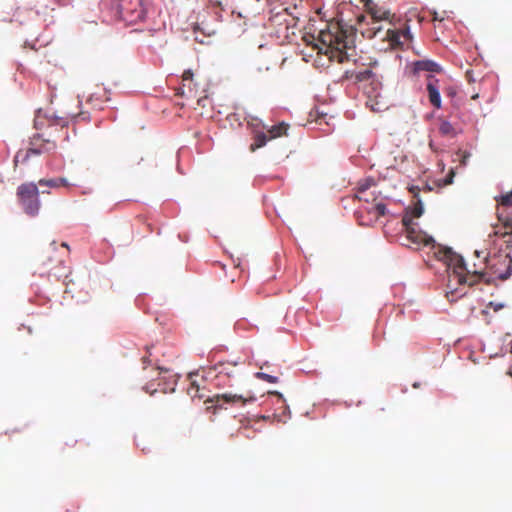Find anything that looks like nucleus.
Returning a JSON list of instances; mask_svg holds the SVG:
<instances>
[{
  "mask_svg": "<svg viewBox=\"0 0 512 512\" xmlns=\"http://www.w3.org/2000/svg\"><path fill=\"white\" fill-rule=\"evenodd\" d=\"M444 260L448 273L446 297L455 302L467 294V289L481 281L489 258H438Z\"/></svg>",
  "mask_w": 512,
  "mask_h": 512,
  "instance_id": "obj_1",
  "label": "nucleus"
},
{
  "mask_svg": "<svg viewBox=\"0 0 512 512\" xmlns=\"http://www.w3.org/2000/svg\"><path fill=\"white\" fill-rule=\"evenodd\" d=\"M319 53L328 55L330 59L337 60L339 63L349 59L347 50L350 49L346 33L336 27V31L322 30L317 42L313 45Z\"/></svg>",
  "mask_w": 512,
  "mask_h": 512,
  "instance_id": "obj_2",
  "label": "nucleus"
},
{
  "mask_svg": "<svg viewBox=\"0 0 512 512\" xmlns=\"http://www.w3.org/2000/svg\"><path fill=\"white\" fill-rule=\"evenodd\" d=\"M268 21L264 24V28L270 36L287 37L290 28H294L298 19L288 12V8L279 5L270 10Z\"/></svg>",
  "mask_w": 512,
  "mask_h": 512,
  "instance_id": "obj_3",
  "label": "nucleus"
},
{
  "mask_svg": "<svg viewBox=\"0 0 512 512\" xmlns=\"http://www.w3.org/2000/svg\"><path fill=\"white\" fill-rule=\"evenodd\" d=\"M423 214V205L422 202L418 199L417 202L413 205V207L408 208L406 213L402 218V224L405 227V231L407 233V241L411 244H416L417 246L424 245L435 246V241L431 236L423 234L421 232L416 231L413 226V219L419 218Z\"/></svg>",
  "mask_w": 512,
  "mask_h": 512,
  "instance_id": "obj_4",
  "label": "nucleus"
},
{
  "mask_svg": "<svg viewBox=\"0 0 512 512\" xmlns=\"http://www.w3.org/2000/svg\"><path fill=\"white\" fill-rule=\"evenodd\" d=\"M51 136L52 132L43 133V134H35L31 138V147L27 150H19L13 159L14 168L18 166L19 163H26L31 156H37L41 153H49L56 149V143L54 140L49 138H45L44 136Z\"/></svg>",
  "mask_w": 512,
  "mask_h": 512,
  "instance_id": "obj_5",
  "label": "nucleus"
},
{
  "mask_svg": "<svg viewBox=\"0 0 512 512\" xmlns=\"http://www.w3.org/2000/svg\"><path fill=\"white\" fill-rule=\"evenodd\" d=\"M17 198L23 210L30 216H36L40 210L39 190L35 183H23L17 188Z\"/></svg>",
  "mask_w": 512,
  "mask_h": 512,
  "instance_id": "obj_6",
  "label": "nucleus"
},
{
  "mask_svg": "<svg viewBox=\"0 0 512 512\" xmlns=\"http://www.w3.org/2000/svg\"><path fill=\"white\" fill-rule=\"evenodd\" d=\"M387 40L391 48L402 47L405 43H408L412 39L409 27L406 26L403 29H392L387 28L382 38Z\"/></svg>",
  "mask_w": 512,
  "mask_h": 512,
  "instance_id": "obj_7",
  "label": "nucleus"
},
{
  "mask_svg": "<svg viewBox=\"0 0 512 512\" xmlns=\"http://www.w3.org/2000/svg\"><path fill=\"white\" fill-rule=\"evenodd\" d=\"M262 128H263V130H266L267 132L266 133L265 132H261V133L258 132V137H257L258 148L266 145V143L269 140L281 137L283 135H287V131H288L289 125L286 124L285 122H281L278 125H274V126H272L270 128L263 124Z\"/></svg>",
  "mask_w": 512,
  "mask_h": 512,
  "instance_id": "obj_8",
  "label": "nucleus"
},
{
  "mask_svg": "<svg viewBox=\"0 0 512 512\" xmlns=\"http://www.w3.org/2000/svg\"><path fill=\"white\" fill-rule=\"evenodd\" d=\"M120 8L124 16L130 18L131 21L142 18V0H123Z\"/></svg>",
  "mask_w": 512,
  "mask_h": 512,
  "instance_id": "obj_9",
  "label": "nucleus"
},
{
  "mask_svg": "<svg viewBox=\"0 0 512 512\" xmlns=\"http://www.w3.org/2000/svg\"><path fill=\"white\" fill-rule=\"evenodd\" d=\"M213 266L222 269L224 275L233 282L240 267V258H223L222 261H214Z\"/></svg>",
  "mask_w": 512,
  "mask_h": 512,
  "instance_id": "obj_10",
  "label": "nucleus"
},
{
  "mask_svg": "<svg viewBox=\"0 0 512 512\" xmlns=\"http://www.w3.org/2000/svg\"><path fill=\"white\" fill-rule=\"evenodd\" d=\"M439 81L433 76L427 77L426 89L430 103L437 109L441 107V96L439 92Z\"/></svg>",
  "mask_w": 512,
  "mask_h": 512,
  "instance_id": "obj_11",
  "label": "nucleus"
},
{
  "mask_svg": "<svg viewBox=\"0 0 512 512\" xmlns=\"http://www.w3.org/2000/svg\"><path fill=\"white\" fill-rule=\"evenodd\" d=\"M215 370L217 371L216 379H217V385H220L222 382V379L224 377L231 378L234 377L237 372V364L230 363V362H220L217 365H215Z\"/></svg>",
  "mask_w": 512,
  "mask_h": 512,
  "instance_id": "obj_12",
  "label": "nucleus"
},
{
  "mask_svg": "<svg viewBox=\"0 0 512 512\" xmlns=\"http://www.w3.org/2000/svg\"><path fill=\"white\" fill-rule=\"evenodd\" d=\"M368 13L370 14L372 20H385L389 21L391 17V12L384 8L383 6H379L374 3L372 0H367L365 3Z\"/></svg>",
  "mask_w": 512,
  "mask_h": 512,
  "instance_id": "obj_13",
  "label": "nucleus"
},
{
  "mask_svg": "<svg viewBox=\"0 0 512 512\" xmlns=\"http://www.w3.org/2000/svg\"><path fill=\"white\" fill-rule=\"evenodd\" d=\"M109 100L108 92L106 90H101L99 92L92 93L88 98V103H90L93 108L102 110L104 109V104Z\"/></svg>",
  "mask_w": 512,
  "mask_h": 512,
  "instance_id": "obj_14",
  "label": "nucleus"
},
{
  "mask_svg": "<svg viewBox=\"0 0 512 512\" xmlns=\"http://www.w3.org/2000/svg\"><path fill=\"white\" fill-rule=\"evenodd\" d=\"M268 396L275 398V403L278 406L275 411H277V410L282 411L281 413H277V412L273 413L272 417L274 419H277V421H282L286 410H288V406L286 405L282 394H280L279 392H276V391H270V392H268Z\"/></svg>",
  "mask_w": 512,
  "mask_h": 512,
  "instance_id": "obj_15",
  "label": "nucleus"
},
{
  "mask_svg": "<svg viewBox=\"0 0 512 512\" xmlns=\"http://www.w3.org/2000/svg\"><path fill=\"white\" fill-rule=\"evenodd\" d=\"M414 71L440 72L441 67L436 62L425 59L414 62Z\"/></svg>",
  "mask_w": 512,
  "mask_h": 512,
  "instance_id": "obj_16",
  "label": "nucleus"
},
{
  "mask_svg": "<svg viewBox=\"0 0 512 512\" xmlns=\"http://www.w3.org/2000/svg\"><path fill=\"white\" fill-rule=\"evenodd\" d=\"M280 57L277 53H275L271 59H267L266 55L263 53L258 54V61H260V66L258 67V70H262L264 67L265 70H269L271 67H276L279 63Z\"/></svg>",
  "mask_w": 512,
  "mask_h": 512,
  "instance_id": "obj_17",
  "label": "nucleus"
},
{
  "mask_svg": "<svg viewBox=\"0 0 512 512\" xmlns=\"http://www.w3.org/2000/svg\"><path fill=\"white\" fill-rule=\"evenodd\" d=\"M364 210L371 214L372 217L377 220L381 216H384L386 213V206L383 203L371 204L369 206L364 207Z\"/></svg>",
  "mask_w": 512,
  "mask_h": 512,
  "instance_id": "obj_18",
  "label": "nucleus"
},
{
  "mask_svg": "<svg viewBox=\"0 0 512 512\" xmlns=\"http://www.w3.org/2000/svg\"><path fill=\"white\" fill-rule=\"evenodd\" d=\"M503 229L504 231H496L495 234H501L503 238H506L504 242L506 243L507 247L512 246V221L510 219H505L503 221Z\"/></svg>",
  "mask_w": 512,
  "mask_h": 512,
  "instance_id": "obj_19",
  "label": "nucleus"
},
{
  "mask_svg": "<svg viewBox=\"0 0 512 512\" xmlns=\"http://www.w3.org/2000/svg\"><path fill=\"white\" fill-rule=\"evenodd\" d=\"M344 77L346 79H349V78H354L356 82H362V81H366V80H369L373 77V73L370 69H365L363 71H359V72H346Z\"/></svg>",
  "mask_w": 512,
  "mask_h": 512,
  "instance_id": "obj_20",
  "label": "nucleus"
},
{
  "mask_svg": "<svg viewBox=\"0 0 512 512\" xmlns=\"http://www.w3.org/2000/svg\"><path fill=\"white\" fill-rule=\"evenodd\" d=\"M48 122V129L52 130L53 128L60 127L61 129L67 128L69 124V118L68 117H51L47 119Z\"/></svg>",
  "mask_w": 512,
  "mask_h": 512,
  "instance_id": "obj_21",
  "label": "nucleus"
},
{
  "mask_svg": "<svg viewBox=\"0 0 512 512\" xmlns=\"http://www.w3.org/2000/svg\"><path fill=\"white\" fill-rule=\"evenodd\" d=\"M253 398L249 397V399H244L241 395H231V394H222L216 396V405L220 406V402H235L242 401L243 403L246 401H252Z\"/></svg>",
  "mask_w": 512,
  "mask_h": 512,
  "instance_id": "obj_22",
  "label": "nucleus"
},
{
  "mask_svg": "<svg viewBox=\"0 0 512 512\" xmlns=\"http://www.w3.org/2000/svg\"><path fill=\"white\" fill-rule=\"evenodd\" d=\"M439 132L443 136L454 137L457 134L455 127L447 120H442L439 125Z\"/></svg>",
  "mask_w": 512,
  "mask_h": 512,
  "instance_id": "obj_23",
  "label": "nucleus"
},
{
  "mask_svg": "<svg viewBox=\"0 0 512 512\" xmlns=\"http://www.w3.org/2000/svg\"><path fill=\"white\" fill-rule=\"evenodd\" d=\"M39 184L47 185L49 187H60V186L66 187L69 185L67 179H65V178H57V179H50V180L41 179L39 181Z\"/></svg>",
  "mask_w": 512,
  "mask_h": 512,
  "instance_id": "obj_24",
  "label": "nucleus"
},
{
  "mask_svg": "<svg viewBox=\"0 0 512 512\" xmlns=\"http://www.w3.org/2000/svg\"><path fill=\"white\" fill-rule=\"evenodd\" d=\"M50 246L52 247V252H57L60 254H69L71 252L70 247L65 242L57 245V243L53 241L51 242Z\"/></svg>",
  "mask_w": 512,
  "mask_h": 512,
  "instance_id": "obj_25",
  "label": "nucleus"
},
{
  "mask_svg": "<svg viewBox=\"0 0 512 512\" xmlns=\"http://www.w3.org/2000/svg\"><path fill=\"white\" fill-rule=\"evenodd\" d=\"M183 87H188L189 91L192 92L191 84L193 82V73L191 70L184 71L182 75Z\"/></svg>",
  "mask_w": 512,
  "mask_h": 512,
  "instance_id": "obj_26",
  "label": "nucleus"
},
{
  "mask_svg": "<svg viewBox=\"0 0 512 512\" xmlns=\"http://www.w3.org/2000/svg\"><path fill=\"white\" fill-rule=\"evenodd\" d=\"M381 21L382 20H372V22H371L372 35H370L369 37H377L379 34H381V32L383 30Z\"/></svg>",
  "mask_w": 512,
  "mask_h": 512,
  "instance_id": "obj_27",
  "label": "nucleus"
},
{
  "mask_svg": "<svg viewBox=\"0 0 512 512\" xmlns=\"http://www.w3.org/2000/svg\"><path fill=\"white\" fill-rule=\"evenodd\" d=\"M372 183H373V181L370 180V181H366L364 184L359 185V187L357 189V193H356V198L358 200H361L363 198L362 195L367 192V190L370 188Z\"/></svg>",
  "mask_w": 512,
  "mask_h": 512,
  "instance_id": "obj_28",
  "label": "nucleus"
},
{
  "mask_svg": "<svg viewBox=\"0 0 512 512\" xmlns=\"http://www.w3.org/2000/svg\"><path fill=\"white\" fill-rule=\"evenodd\" d=\"M511 263H512V258H504V265L507 267L505 272L504 273H501L499 275V278L502 279V280H505L507 278L510 277L511 275Z\"/></svg>",
  "mask_w": 512,
  "mask_h": 512,
  "instance_id": "obj_29",
  "label": "nucleus"
},
{
  "mask_svg": "<svg viewBox=\"0 0 512 512\" xmlns=\"http://www.w3.org/2000/svg\"><path fill=\"white\" fill-rule=\"evenodd\" d=\"M504 307H505V304H503V303L490 301L487 304L486 309L483 310L482 313L483 314H488V311H487L488 308H491L494 312H498L501 309H503Z\"/></svg>",
  "mask_w": 512,
  "mask_h": 512,
  "instance_id": "obj_30",
  "label": "nucleus"
},
{
  "mask_svg": "<svg viewBox=\"0 0 512 512\" xmlns=\"http://www.w3.org/2000/svg\"><path fill=\"white\" fill-rule=\"evenodd\" d=\"M258 379H262L264 381H267L268 383H276L278 382V377L267 374L262 371H258Z\"/></svg>",
  "mask_w": 512,
  "mask_h": 512,
  "instance_id": "obj_31",
  "label": "nucleus"
},
{
  "mask_svg": "<svg viewBox=\"0 0 512 512\" xmlns=\"http://www.w3.org/2000/svg\"><path fill=\"white\" fill-rule=\"evenodd\" d=\"M437 247H438V253H441L444 256H459L458 254L454 253L452 251V249L448 246L438 244Z\"/></svg>",
  "mask_w": 512,
  "mask_h": 512,
  "instance_id": "obj_32",
  "label": "nucleus"
},
{
  "mask_svg": "<svg viewBox=\"0 0 512 512\" xmlns=\"http://www.w3.org/2000/svg\"><path fill=\"white\" fill-rule=\"evenodd\" d=\"M500 204L506 207H512V192L503 195L500 199Z\"/></svg>",
  "mask_w": 512,
  "mask_h": 512,
  "instance_id": "obj_33",
  "label": "nucleus"
},
{
  "mask_svg": "<svg viewBox=\"0 0 512 512\" xmlns=\"http://www.w3.org/2000/svg\"><path fill=\"white\" fill-rule=\"evenodd\" d=\"M251 129V136L253 139V142L250 144V151L254 152L256 150V129L253 125L250 126Z\"/></svg>",
  "mask_w": 512,
  "mask_h": 512,
  "instance_id": "obj_34",
  "label": "nucleus"
},
{
  "mask_svg": "<svg viewBox=\"0 0 512 512\" xmlns=\"http://www.w3.org/2000/svg\"><path fill=\"white\" fill-rule=\"evenodd\" d=\"M454 176H455V172L453 169H451L449 171V173L447 174V176L444 178L443 185L446 186V185L452 184Z\"/></svg>",
  "mask_w": 512,
  "mask_h": 512,
  "instance_id": "obj_35",
  "label": "nucleus"
},
{
  "mask_svg": "<svg viewBox=\"0 0 512 512\" xmlns=\"http://www.w3.org/2000/svg\"><path fill=\"white\" fill-rule=\"evenodd\" d=\"M44 119H42L40 116H37L34 120V127L38 130H40L43 127Z\"/></svg>",
  "mask_w": 512,
  "mask_h": 512,
  "instance_id": "obj_36",
  "label": "nucleus"
},
{
  "mask_svg": "<svg viewBox=\"0 0 512 512\" xmlns=\"http://www.w3.org/2000/svg\"><path fill=\"white\" fill-rule=\"evenodd\" d=\"M71 118L72 119H79V118H81L83 120H87L88 121L89 120V115L87 113H85V112H80L77 115H73Z\"/></svg>",
  "mask_w": 512,
  "mask_h": 512,
  "instance_id": "obj_37",
  "label": "nucleus"
},
{
  "mask_svg": "<svg viewBox=\"0 0 512 512\" xmlns=\"http://www.w3.org/2000/svg\"><path fill=\"white\" fill-rule=\"evenodd\" d=\"M469 157H470L469 153H466V152L462 153L461 154L460 164L465 166L467 164V161H468Z\"/></svg>",
  "mask_w": 512,
  "mask_h": 512,
  "instance_id": "obj_38",
  "label": "nucleus"
},
{
  "mask_svg": "<svg viewBox=\"0 0 512 512\" xmlns=\"http://www.w3.org/2000/svg\"><path fill=\"white\" fill-rule=\"evenodd\" d=\"M410 192L414 195V197H418V193L420 191L419 187L417 186H412L410 187Z\"/></svg>",
  "mask_w": 512,
  "mask_h": 512,
  "instance_id": "obj_39",
  "label": "nucleus"
},
{
  "mask_svg": "<svg viewBox=\"0 0 512 512\" xmlns=\"http://www.w3.org/2000/svg\"><path fill=\"white\" fill-rule=\"evenodd\" d=\"M362 196H363V198L360 201H364L365 204H367V206H369L370 204H369V197L367 195V192L365 194H363Z\"/></svg>",
  "mask_w": 512,
  "mask_h": 512,
  "instance_id": "obj_40",
  "label": "nucleus"
},
{
  "mask_svg": "<svg viewBox=\"0 0 512 512\" xmlns=\"http://www.w3.org/2000/svg\"><path fill=\"white\" fill-rule=\"evenodd\" d=\"M271 416L270 415H261V416H258V420L262 419V420H268L270 419Z\"/></svg>",
  "mask_w": 512,
  "mask_h": 512,
  "instance_id": "obj_41",
  "label": "nucleus"
},
{
  "mask_svg": "<svg viewBox=\"0 0 512 512\" xmlns=\"http://www.w3.org/2000/svg\"><path fill=\"white\" fill-rule=\"evenodd\" d=\"M247 431V428H241V433L243 435H245L246 437H249L250 435L249 434H246L245 432Z\"/></svg>",
  "mask_w": 512,
  "mask_h": 512,
  "instance_id": "obj_42",
  "label": "nucleus"
},
{
  "mask_svg": "<svg viewBox=\"0 0 512 512\" xmlns=\"http://www.w3.org/2000/svg\"><path fill=\"white\" fill-rule=\"evenodd\" d=\"M202 32L204 34H206V35H211L212 34V31H210V30L206 31V30L202 29Z\"/></svg>",
  "mask_w": 512,
  "mask_h": 512,
  "instance_id": "obj_43",
  "label": "nucleus"
},
{
  "mask_svg": "<svg viewBox=\"0 0 512 512\" xmlns=\"http://www.w3.org/2000/svg\"><path fill=\"white\" fill-rule=\"evenodd\" d=\"M466 76H467V78L469 79V81H471V79H470V72H469V71H468V72H466Z\"/></svg>",
  "mask_w": 512,
  "mask_h": 512,
  "instance_id": "obj_44",
  "label": "nucleus"
},
{
  "mask_svg": "<svg viewBox=\"0 0 512 512\" xmlns=\"http://www.w3.org/2000/svg\"><path fill=\"white\" fill-rule=\"evenodd\" d=\"M476 98H478V94L472 95V99H476Z\"/></svg>",
  "mask_w": 512,
  "mask_h": 512,
  "instance_id": "obj_45",
  "label": "nucleus"
},
{
  "mask_svg": "<svg viewBox=\"0 0 512 512\" xmlns=\"http://www.w3.org/2000/svg\"><path fill=\"white\" fill-rule=\"evenodd\" d=\"M258 48H259L260 50H263V49H264V46H263V45H259V46H258Z\"/></svg>",
  "mask_w": 512,
  "mask_h": 512,
  "instance_id": "obj_46",
  "label": "nucleus"
},
{
  "mask_svg": "<svg viewBox=\"0 0 512 512\" xmlns=\"http://www.w3.org/2000/svg\"><path fill=\"white\" fill-rule=\"evenodd\" d=\"M380 411L384 412L385 411V408L384 407H381L379 408Z\"/></svg>",
  "mask_w": 512,
  "mask_h": 512,
  "instance_id": "obj_47",
  "label": "nucleus"
},
{
  "mask_svg": "<svg viewBox=\"0 0 512 512\" xmlns=\"http://www.w3.org/2000/svg\"><path fill=\"white\" fill-rule=\"evenodd\" d=\"M474 254H475V256H479V252L478 251H475Z\"/></svg>",
  "mask_w": 512,
  "mask_h": 512,
  "instance_id": "obj_48",
  "label": "nucleus"
},
{
  "mask_svg": "<svg viewBox=\"0 0 512 512\" xmlns=\"http://www.w3.org/2000/svg\"><path fill=\"white\" fill-rule=\"evenodd\" d=\"M268 2H270L271 0H267Z\"/></svg>",
  "mask_w": 512,
  "mask_h": 512,
  "instance_id": "obj_49",
  "label": "nucleus"
}]
</instances>
